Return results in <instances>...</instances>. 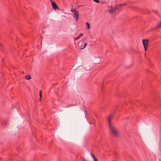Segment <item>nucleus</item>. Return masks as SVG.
<instances>
[{"label": "nucleus", "mask_w": 161, "mask_h": 161, "mask_svg": "<svg viewBox=\"0 0 161 161\" xmlns=\"http://www.w3.org/2000/svg\"><path fill=\"white\" fill-rule=\"evenodd\" d=\"M125 4L124 3V4H121L118 5H116L114 7H113L111 9L108 10V12L111 14H112L117 9L119 10H121V7Z\"/></svg>", "instance_id": "2"}, {"label": "nucleus", "mask_w": 161, "mask_h": 161, "mask_svg": "<svg viewBox=\"0 0 161 161\" xmlns=\"http://www.w3.org/2000/svg\"><path fill=\"white\" fill-rule=\"evenodd\" d=\"M72 106V105H69V106H66V107H69V106Z\"/></svg>", "instance_id": "15"}, {"label": "nucleus", "mask_w": 161, "mask_h": 161, "mask_svg": "<svg viewBox=\"0 0 161 161\" xmlns=\"http://www.w3.org/2000/svg\"><path fill=\"white\" fill-rule=\"evenodd\" d=\"M40 96L41 97H42V93H41V91H40Z\"/></svg>", "instance_id": "14"}, {"label": "nucleus", "mask_w": 161, "mask_h": 161, "mask_svg": "<svg viewBox=\"0 0 161 161\" xmlns=\"http://www.w3.org/2000/svg\"><path fill=\"white\" fill-rule=\"evenodd\" d=\"M25 77L26 79L27 80H29L30 79H31V76L30 75H28L26 76H25Z\"/></svg>", "instance_id": "10"}, {"label": "nucleus", "mask_w": 161, "mask_h": 161, "mask_svg": "<svg viewBox=\"0 0 161 161\" xmlns=\"http://www.w3.org/2000/svg\"><path fill=\"white\" fill-rule=\"evenodd\" d=\"M112 117V116L110 115L108 119L109 131L112 135L115 136H117L119 134V131L117 128L111 122V120Z\"/></svg>", "instance_id": "1"}, {"label": "nucleus", "mask_w": 161, "mask_h": 161, "mask_svg": "<svg viewBox=\"0 0 161 161\" xmlns=\"http://www.w3.org/2000/svg\"><path fill=\"white\" fill-rule=\"evenodd\" d=\"M52 6L53 7V8L55 10H56L58 8V7L54 2H52Z\"/></svg>", "instance_id": "6"}, {"label": "nucleus", "mask_w": 161, "mask_h": 161, "mask_svg": "<svg viewBox=\"0 0 161 161\" xmlns=\"http://www.w3.org/2000/svg\"><path fill=\"white\" fill-rule=\"evenodd\" d=\"M83 36V34H81L80 35L78 36V37L76 39H75V40H77V39H79V38H80L81 36Z\"/></svg>", "instance_id": "12"}, {"label": "nucleus", "mask_w": 161, "mask_h": 161, "mask_svg": "<svg viewBox=\"0 0 161 161\" xmlns=\"http://www.w3.org/2000/svg\"><path fill=\"white\" fill-rule=\"evenodd\" d=\"M142 42L144 45V47L145 51H146L148 47V42L147 40H143Z\"/></svg>", "instance_id": "4"}, {"label": "nucleus", "mask_w": 161, "mask_h": 161, "mask_svg": "<svg viewBox=\"0 0 161 161\" xmlns=\"http://www.w3.org/2000/svg\"><path fill=\"white\" fill-rule=\"evenodd\" d=\"M108 7L110 9H111L112 8V6L111 4H109L108 5Z\"/></svg>", "instance_id": "11"}, {"label": "nucleus", "mask_w": 161, "mask_h": 161, "mask_svg": "<svg viewBox=\"0 0 161 161\" xmlns=\"http://www.w3.org/2000/svg\"><path fill=\"white\" fill-rule=\"evenodd\" d=\"M161 27V22L158 23L156 26V28H160Z\"/></svg>", "instance_id": "9"}, {"label": "nucleus", "mask_w": 161, "mask_h": 161, "mask_svg": "<svg viewBox=\"0 0 161 161\" xmlns=\"http://www.w3.org/2000/svg\"><path fill=\"white\" fill-rule=\"evenodd\" d=\"M94 1L97 3H99L100 2L99 0H94Z\"/></svg>", "instance_id": "13"}, {"label": "nucleus", "mask_w": 161, "mask_h": 161, "mask_svg": "<svg viewBox=\"0 0 161 161\" xmlns=\"http://www.w3.org/2000/svg\"><path fill=\"white\" fill-rule=\"evenodd\" d=\"M91 155L93 159V161H98L93 154L91 153Z\"/></svg>", "instance_id": "7"}, {"label": "nucleus", "mask_w": 161, "mask_h": 161, "mask_svg": "<svg viewBox=\"0 0 161 161\" xmlns=\"http://www.w3.org/2000/svg\"><path fill=\"white\" fill-rule=\"evenodd\" d=\"M71 11L73 14V17L75 18L76 20L77 21L79 15L78 12L74 8H72L71 10Z\"/></svg>", "instance_id": "3"}, {"label": "nucleus", "mask_w": 161, "mask_h": 161, "mask_svg": "<svg viewBox=\"0 0 161 161\" xmlns=\"http://www.w3.org/2000/svg\"><path fill=\"white\" fill-rule=\"evenodd\" d=\"M83 161H88L86 159H84V160Z\"/></svg>", "instance_id": "16"}, {"label": "nucleus", "mask_w": 161, "mask_h": 161, "mask_svg": "<svg viewBox=\"0 0 161 161\" xmlns=\"http://www.w3.org/2000/svg\"><path fill=\"white\" fill-rule=\"evenodd\" d=\"M1 45V44L0 43V46Z\"/></svg>", "instance_id": "17"}, {"label": "nucleus", "mask_w": 161, "mask_h": 161, "mask_svg": "<svg viewBox=\"0 0 161 161\" xmlns=\"http://www.w3.org/2000/svg\"><path fill=\"white\" fill-rule=\"evenodd\" d=\"M83 44V42H80L78 44V47L81 49H83L86 46L87 44V43L86 42H85L84 44V46L83 47H81V45H82Z\"/></svg>", "instance_id": "5"}, {"label": "nucleus", "mask_w": 161, "mask_h": 161, "mask_svg": "<svg viewBox=\"0 0 161 161\" xmlns=\"http://www.w3.org/2000/svg\"><path fill=\"white\" fill-rule=\"evenodd\" d=\"M86 25H87V27H86V29H89L90 28V24L89 23H88V22H86Z\"/></svg>", "instance_id": "8"}]
</instances>
